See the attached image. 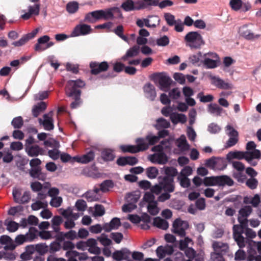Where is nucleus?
I'll return each mask as SVG.
<instances>
[{
	"instance_id": "1",
	"label": "nucleus",
	"mask_w": 261,
	"mask_h": 261,
	"mask_svg": "<svg viewBox=\"0 0 261 261\" xmlns=\"http://www.w3.org/2000/svg\"><path fill=\"white\" fill-rule=\"evenodd\" d=\"M226 158L229 162L233 159H244L250 166L254 167L257 165L258 161L261 158V153L259 150H255L253 152L231 151L227 154Z\"/></svg>"
},
{
	"instance_id": "2",
	"label": "nucleus",
	"mask_w": 261,
	"mask_h": 261,
	"mask_svg": "<svg viewBox=\"0 0 261 261\" xmlns=\"http://www.w3.org/2000/svg\"><path fill=\"white\" fill-rule=\"evenodd\" d=\"M238 220L240 225H234L233 226V238L240 248L245 246L246 239L243 236L244 228L247 226V218L238 216Z\"/></svg>"
},
{
	"instance_id": "3",
	"label": "nucleus",
	"mask_w": 261,
	"mask_h": 261,
	"mask_svg": "<svg viewBox=\"0 0 261 261\" xmlns=\"http://www.w3.org/2000/svg\"><path fill=\"white\" fill-rule=\"evenodd\" d=\"M38 142L32 136H29L25 141V150L31 157H36L45 154V150L35 143Z\"/></svg>"
},
{
	"instance_id": "4",
	"label": "nucleus",
	"mask_w": 261,
	"mask_h": 261,
	"mask_svg": "<svg viewBox=\"0 0 261 261\" xmlns=\"http://www.w3.org/2000/svg\"><path fill=\"white\" fill-rule=\"evenodd\" d=\"M203 184L205 186H232L233 180L228 176L222 175L217 176L206 177L203 178Z\"/></svg>"
},
{
	"instance_id": "5",
	"label": "nucleus",
	"mask_w": 261,
	"mask_h": 261,
	"mask_svg": "<svg viewBox=\"0 0 261 261\" xmlns=\"http://www.w3.org/2000/svg\"><path fill=\"white\" fill-rule=\"evenodd\" d=\"M187 46L192 49H199L205 44L202 36L198 32H190L184 37Z\"/></svg>"
},
{
	"instance_id": "6",
	"label": "nucleus",
	"mask_w": 261,
	"mask_h": 261,
	"mask_svg": "<svg viewBox=\"0 0 261 261\" xmlns=\"http://www.w3.org/2000/svg\"><path fill=\"white\" fill-rule=\"evenodd\" d=\"M189 227L188 222L176 219L172 225V231L178 236L182 237L186 235V230Z\"/></svg>"
},
{
	"instance_id": "7",
	"label": "nucleus",
	"mask_w": 261,
	"mask_h": 261,
	"mask_svg": "<svg viewBox=\"0 0 261 261\" xmlns=\"http://www.w3.org/2000/svg\"><path fill=\"white\" fill-rule=\"evenodd\" d=\"M155 77V80L159 84L160 89L165 92L168 91L173 82L172 79L164 73H158Z\"/></svg>"
},
{
	"instance_id": "8",
	"label": "nucleus",
	"mask_w": 261,
	"mask_h": 261,
	"mask_svg": "<svg viewBox=\"0 0 261 261\" xmlns=\"http://www.w3.org/2000/svg\"><path fill=\"white\" fill-rule=\"evenodd\" d=\"M159 183L162 186L163 190L165 192L172 193L175 190L174 181L172 177L160 176Z\"/></svg>"
},
{
	"instance_id": "9",
	"label": "nucleus",
	"mask_w": 261,
	"mask_h": 261,
	"mask_svg": "<svg viewBox=\"0 0 261 261\" xmlns=\"http://www.w3.org/2000/svg\"><path fill=\"white\" fill-rule=\"evenodd\" d=\"M89 66L91 74L97 75L101 72L107 71L109 68V64L106 61H103L101 63L92 62L90 63Z\"/></svg>"
},
{
	"instance_id": "10",
	"label": "nucleus",
	"mask_w": 261,
	"mask_h": 261,
	"mask_svg": "<svg viewBox=\"0 0 261 261\" xmlns=\"http://www.w3.org/2000/svg\"><path fill=\"white\" fill-rule=\"evenodd\" d=\"M38 121L40 124L42 125L46 130H51L54 128V120L52 118V112L45 114L43 115V119L39 118Z\"/></svg>"
},
{
	"instance_id": "11",
	"label": "nucleus",
	"mask_w": 261,
	"mask_h": 261,
	"mask_svg": "<svg viewBox=\"0 0 261 261\" xmlns=\"http://www.w3.org/2000/svg\"><path fill=\"white\" fill-rule=\"evenodd\" d=\"M156 152L151 155L149 160L153 163L165 164L168 162V157L163 151H154Z\"/></svg>"
},
{
	"instance_id": "12",
	"label": "nucleus",
	"mask_w": 261,
	"mask_h": 261,
	"mask_svg": "<svg viewBox=\"0 0 261 261\" xmlns=\"http://www.w3.org/2000/svg\"><path fill=\"white\" fill-rule=\"evenodd\" d=\"M92 29L89 25L82 24L77 25L72 32V36L76 37L89 34Z\"/></svg>"
},
{
	"instance_id": "13",
	"label": "nucleus",
	"mask_w": 261,
	"mask_h": 261,
	"mask_svg": "<svg viewBox=\"0 0 261 261\" xmlns=\"http://www.w3.org/2000/svg\"><path fill=\"white\" fill-rule=\"evenodd\" d=\"M131 254L130 251L127 248H122L120 250L115 251L112 254L113 258L117 261L130 259L129 258Z\"/></svg>"
},
{
	"instance_id": "14",
	"label": "nucleus",
	"mask_w": 261,
	"mask_h": 261,
	"mask_svg": "<svg viewBox=\"0 0 261 261\" xmlns=\"http://www.w3.org/2000/svg\"><path fill=\"white\" fill-rule=\"evenodd\" d=\"M77 238V233L75 230H71L68 232H64L60 231L56 233V241L62 242L66 239L73 240Z\"/></svg>"
},
{
	"instance_id": "15",
	"label": "nucleus",
	"mask_w": 261,
	"mask_h": 261,
	"mask_svg": "<svg viewBox=\"0 0 261 261\" xmlns=\"http://www.w3.org/2000/svg\"><path fill=\"white\" fill-rule=\"evenodd\" d=\"M67 85L68 88L66 90V92L73 91L74 92V93H75L76 91H79L80 92V94H81V90L77 89V88L83 87L85 85V84L81 80H77L75 81L70 80L68 82Z\"/></svg>"
},
{
	"instance_id": "16",
	"label": "nucleus",
	"mask_w": 261,
	"mask_h": 261,
	"mask_svg": "<svg viewBox=\"0 0 261 261\" xmlns=\"http://www.w3.org/2000/svg\"><path fill=\"white\" fill-rule=\"evenodd\" d=\"M139 6H135L134 2L132 0H126L121 5V8L125 11H130L135 10H140L145 7V5L143 2H139Z\"/></svg>"
},
{
	"instance_id": "17",
	"label": "nucleus",
	"mask_w": 261,
	"mask_h": 261,
	"mask_svg": "<svg viewBox=\"0 0 261 261\" xmlns=\"http://www.w3.org/2000/svg\"><path fill=\"white\" fill-rule=\"evenodd\" d=\"M73 91L66 92V94L67 96L69 97H72L74 99V101L71 102L70 107L72 109H76L79 107L82 103L81 99L80 92L79 91H76L75 93H73Z\"/></svg>"
},
{
	"instance_id": "18",
	"label": "nucleus",
	"mask_w": 261,
	"mask_h": 261,
	"mask_svg": "<svg viewBox=\"0 0 261 261\" xmlns=\"http://www.w3.org/2000/svg\"><path fill=\"white\" fill-rule=\"evenodd\" d=\"M239 33L240 35L247 40H252L258 38L259 35H254L247 25H243L239 29Z\"/></svg>"
},
{
	"instance_id": "19",
	"label": "nucleus",
	"mask_w": 261,
	"mask_h": 261,
	"mask_svg": "<svg viewBox=\"0 0 261 261\" xmlns=\"http://www.w3.org/2000/svg\"><path fill=\"white\" fill-rule=\"evenodd\" d=\"M145 97L149 100L153 101L156 96V93L155 87L153 85L148 83L146 84L143 87Z\"/></svg>"
},
{
	"instance_id": "20",
	"label": "nucleus",
	"mask_w": 261,
	"mask_h": 261,
	"mask_svg": "<svg viewBox=\"0 0 261 261\" xmlns=\"http://www.w3.org/2000/svg\"><path fill=\"white\" fill-rule=\"evenodd\" d=\"M40 12V5L35 4L33 6H29L28 12L25 13L21 16V18L24 20L29 19L32 15H38Z\"/></svg>"
},
{
	"instance_id": "21",
	"label": "nucleus",
	"mask_w": 261,
	"mask_h": 261,
	"mask_svg": "<svg viewBox=\"0 0 261 261\" xmlns=\"http://www.w3.org/2000/svg\"><path fill=\"white\" fill-rule=\"evenodd\" d=\"M50 40V37L48 35H44L39 38L37 43L34 46V50L36 51L42 52L44 50L45 45Z\"/></svg>"
},
{
	"instance_id": "22",
	"label": "nucleus",
	"mask_w": 261,
	"mask_h": 261,
	"mask_svg": "<svg viewBox=\"0 0 261 261\" xmlns=\"http://www.w3.org/2000/svg\"><path fill=\"white\" fill-rule=\"evenodd\" d=\"M213 247L215 250L214 253H219L221 255L226 253L229 248L227 243L218 241H215L213 243Z\"/></svg>"
},
{
	"instance_id": "23",
	"label": "nucleus",
	"mask_w": 261,
	"mask_h": 261,
	"mask_svg": "<svg viewBox=\"0 0 261 261\" xmlns=\"http://www.w3.org/2000/svg\"><path fill=\"white\" fill-rule=\"evenodd\" d=\"M101 10L88 13L85 16L84 21L90 23L95 22L96 20L101 19Z\"/></svg>"
},
{
	"instance_id": "24",
	"label": "nucleus",
	"mask_w": 261,
	"mask_h": 261,
	"mask_svg": "<svg viewBox=\"0 0 261 261\" xmlns=\"http://www.w3.org/2000/svg\"><path fill=\"white\" fill-rule=\"evenodd\" d=\"M121 225L120 219L118 218H114L109 223H105L103 225V229L106 232H110L112 229H117Z\"/></svg>"
},
{
	"instance_id": "25",
	"label": "nucleus",
	"mask_w": 261,
	"mask_h": 261,
	"mask_svg": "<svg viewBox=\"0 0 261 261\" xmlns=\"http://www.w3.org/2000/svg\"><path fill=\"white\" fill-rule=\"evenodd\" d=\"M29 174L32 177L42 181L44 180L46 177V174L41 172L40 167L31 168L30 170Z\"/></svg>"
},
{
	"instance_id": "26",
	"label": "nucleus",
	"mask_w": 261,
	"mask_h": 261,
	"mask_svg": "<svg viewBox=\"0 0 261 261\" xmlns=\"http://www.w3.org/2000/svg\"><path fill=\"white\" fill-rule=\"evenodd\" d=\"M137 145L135 146L136 153L147 150L149 147L146 137L139 138L136 139Z\"/></svg>"
},
{
	"instance_id": "27",
	"label": "nucleus",
	"mask_w": 261,
	"mask_h": 261,
	"mask_svg": "<svg viewBox=\"0 0 261 261\" xmlns=\"http://www.w3.org/2000/svg\"><path fill=\"white\" fill-rule=\"evenodd\" d=\"M225 162V160L223 158L213 156L205 161V165L207 167L214 169L218 165L220 164V163H224Z\"/></svg>"
},
{
	"instance_id": "28",
	"label": "nucleus",
	"mask_w": 261,
	"mask_h": 261,
	"mask_svg": "<svg viewBox=\"0 0 261 261\" xmlns=\"http://www.w3.org/2000/svg\"><path fill=\"white\" fill-rule=\"evenodd\" d=\"M172 140L170 139H166L162 141L160 143L153 146L152 148V151H164L171 148V144Z\"/></svg>"
},
{
	"instance_id": "29",
	"label": "nucleus",
	"mask_w": 261,
	"mask_h": 261,
	"mask_svg": "<svg viewBox=\"0 0 261 261\" xmlns=\"http://www.w3.org/2000/svg\"><path fill=\"white\" fill-rule=\"evenodd\" d=\"M213 80V84L218 88L222 89H231L232 88L231 84L225 82L219 77L214 76Z\"/></svg>"
},
{
	"instance_id": "30",
	"label": "nucleus",
	"mask_w": 261,
	"mask_h": 261,
	"mask_svg": "<svg viewBox=\"0 0 261 261\" xmlns=\"http://www.w3.org/2000/svg\"><path fill=\"white\" fill-rule=\"evenodd\" d=\"M139 46L138 45H134L127 50L125 55L122 57V60L126 61L128 58H133L137 56L139 53Z\"/></svg>"
},
{
	"instance_id": "31",
	"label": "nucleus",
	"mask_w": 261,
	"mask_h": 261,
	"mask_svg": "<svg viewBox=\"0 0 261 261\" xmlns=\"http://www.w3.org/2000/svg\"><path fill=\"white\" fill-rule=\"evenodd\" d=\"M63 221L62 218L60 216H56L52 218L51 220V227L56 233L60 232V225L62 224Z\"/></svg>"
},
{
	"instance_id": "32",
	"label": "nucleus",
	"mask_w": 261,
	"mask_h": 261,
	"mask_svg": "<svg viewBox=\"0 0 261 261\" xmlns=\"http://www.w3.org/2000/svg\"><path fill=\"white\" fill-rule=\"evenodd\" d=\"M220 62L219 59H212L210 58H203V65L208 69L214 68L217 67L218 63Z\"/></svg>"
},
{
	"instance_id": "33",
	"label": "nucleus",
	"mask_w": 261,
	"mask_h": 261,
	"mask_svg": "<svg viewBox=\"0 0 261 261\" xmlns=\"http://www.w3.org/2000/svg\"><path fill=\"white\" fill-rule=\"evenodd\" d=\"M46 108V105L43 101L38 103L32 109V114L35 117H37L40 113L44 111Z\"/></svg>"
},
{
	"instance_id": "34",
	"label": "nucleus",
	"mask_w": 261,
	"mask_h": 261,
	"mask_svg": "<svg viewBox=\"0 0 261 261\" xmlns=\"http://www.w3.org/2000/svg\"><path fill=\"white\" fill-rule=\"evenodd\" d=\"M177 146L181 151H187L189 149L190 145L187 141L186 137L181 135L180 137L177 140Z\"/></svg>"
},
{
	"instance_id": "35",
	"label": "nucleus",
	"mask_w": 261,
	"mask_h": 261,
	"mask_svg": "<svg viewBox=\"0 0 261 261\" xmlns=\"http://www.w3.org/2000/svg\"><path fill=\"white\" fill-rule=\"evenodd\" d=\"M153 225L156 227L166 230L169 227L168 222L163 219L161 218L160 217H156L153 219Z\"/></svg>"
},
{
	"instance_id": "36",
	"label": "nucleus",
	"mask_w": 261,
	"mask_h": 261,
	"mask_svg": "<svg viewBox=\"0 0 261 261\" xmlns=\"http://www.w3.org/2000/svg\"><path fill=\"white\" fill-rule=\"evenodd\" d=\"M223 109L216 103H211L208 106V112L217 116H220Z\"/></svg>"
},
{
	"instance_id": "37",
	"label": "nucleus",
	"mask_w": 261,
	"mask_h": 261,
	"mask_svg": "<svg viewBox=\"0 0 261 261\" xmlns=\"http://www.w3.org/2000/svg\"><path fill=\"white\" fill-rule=\"evenodd\" d=\"M114 11H118V8H112L105 10H101V19L103 18L105 20L113 19L114 18L113 12Z\"/></svg>"
},
{
	"instance_id": "38",
	"label": "nucleus",
	"mask_w": 261,
	"mask_h": 261,
	"mask_svg": "<svg viewBox=\"0 0 261 261\" xmlns=\"http://www.w3.org/2000/svg\"><path fill=\"white\" fill-rule=\"evenodd\" d=\"M170 126V122L163 118H160L156 120V123L154 125L155 127L160 130L162 128H167Z\"/></svg>"
},
{
	"instance_id": "39",
	"label": "nucleus",
	"mask_w": 261,
	"mask_h": 261,
	"mask_svg": "<svg viewBox=\"0 0 261 261\" xmlns=\"http://www.w3.org/2000/svg\"><path fill=\"white\" fill-rule=\"evenodd\" d=\"M99 187H100V191L105 193L113 188L114 183L112 180H105L99 185Z\"/></svg>"
},
{
	"instance_id": "40",
	"label": "nucleus",
	"mask_w": 261,
	"mask_h": 261,
	"mask_svg": "<svg viewBox=\"0 0 261 261\" xmlns=\"http://www.w3.org/2000/svg\"><path fill=\"white\" fill-rule=\"evenodd\" d=\"M124 31L123 27L122 25H118L113 32L119 37L122 39L123 40L126 42H128V39L127 36L123 35V33Z\"/></svg>"
},
{
	"instance_id": "41",
	"label": "nucleus",
	"mask_w": 261,
	"mask_h": 261,
	"mask_svg": "<svg viewBox=\"0 0 261 261\" xmlns=\"http://www.w3.org/2000/svg\"><path fill=\"white\" fill-rule=\"evenodd\" d=\"M38 234V232L36 228L33 227H30L29 231L25 234V236H26L27 241H32L37 237Z\"/></svg>"
},
{
	"instance_id": "42",
	"label": "nucleus",
	"mask_w": 261,
	"mask_h": 261,
	"mask_svg": "<svg viewBox=\"0 0 261 261\" xmlns=\"http://www.w3.org/2000/svg\"><path fill=\"white\" fill-rule=\"evenodd\" d=\"M101 157L106 161H110L114 159V155L111 149H105L101 152Z\"/></svg>"
},
{
	"instance_id": "43",
	"label": "nucleus",
	"mask_w": 261,
	"mask_h": 261,
	"mask_svg": "<svg viewBox=\"0 0 261 261\" xmlns=\"http://www.w3.org/2000/svg\"><path fill=\"white\" fill-rule=\"evenodd\" d=\"M38 236L44 240H47L53 238L56 239V233L55 234L54 232L50 231L43 230L38 232Z\"/></svg>"
},
{
	"instance_id": "44",
	"label": "nucleus",
	"mask_w": 261,
	"mask_h": 261,
	"mask_svg": "<svg viewBox=\"0 0 261 261\" xmlns=\"http://www.w3.org/2000/svg\"><path fill=\"white\" fill-rule=\"evenodd\" d=\"M252 211V208L250 206H244L239 210L238 216L247 218L250 215Z\"/></svg>"
},
{
	"instance_id": "45",
	"label": "nucleus",
	"mask_w": 261,
	"mask_h": 261,
	"mask_svg": "<svg viewBox=\"0 0 261 261\" xmlns=\"http://www.w3.org/2000/svg\"><path fill=\"white\" fill-rule=\"evenodd\" d=\"M147 210L150 214L154 216L158 214L159 211L157 207V202L152 201L148 204Z\"/></svg>"
},
{
	"instance_id": "46",
	"label": "nucleus",
	"mask_w": 261,
	"mask_h": 261,
	"mask_svg": "<svg viewBox=\"0 0 261 261\" xmlns=\"http://www.w3.org/2000/svg\"><path fill=\"white\" fill-rule=\"evenodd\" d=\"M165 174L166 175L164 177H172L174 179V177L177 175L178 172L174 167H166L165 168Z\"/></svg>"
},
{
	"instance_id": "47",
	"label": "nucleus",
	"mask_w": 261,
	"mask_h": 261,
	"mask_svg": "<svg viewBox=\"0 0 261 261\" xmlns=\"http://www.w3.org/2000/svg\"><path fill=\"white\" fill-rule=\"evenodd\" d=\"M95 154L94 151L90 150L85 154L82 156V161L81 163L87 164L94 160Z\"/></svg>"
},
{
	"instance_id": "48",
	"label": "nucleus",
	"mask_w": 261,
	"mask_h": 261,
	"mask_svg": "<svg viewBox=\"0 0 261 261\" xmlns=\"http://www.w3.org/2000/svg\"><path fill=\"white\" fill-rule=\"evenodd\" d=\"M35 250L41 255H44L48 251V246L45 243H40L36 244Z\"/></svg>"
},
{
	"instance_id": "49",
	"label": "nucleus",
	"mask_w": 261,
	"mask_h": 261,
	"mask_svg": "<svg viewBox=\"0 0 261 261\" xmlns=\"http://www.w3.org/2000/svg\"><path fill=\"white\" fill-rule=\"evenodd\" d=\"M177 180L179 182L181 187L184 188H188L191 186V181L188 177L177 176Z\"/></svg>"
},
{
	"instance_id": "50",
	"label": "nucleus",
	"mask_w": 261,
	"mask_h": 261,
	"mask_svg": "<svg viewBox=\"0 0 261 261\" xmlns=\"http://www.w3.org/2000/svg\"><path fill=\"white\" fill-rule=\"evenodd\" d=\"M5 224L7 226V230L10 232H15L19 227V224L13 221H6Z\"/></svg>"
},
{
	"instance_id": "51",
	"label": "nucleus",
	"mask_w": 261,
	"mask_h": 261,
	"mask_svg": "<svg viewBox=\"0 0 261 261\" xmlns=\"http://www.w3.org/2000/svg\"><path fill=\"white\" fill-rule=\"evenodd\" d=\"M79 9V4L76 2H69L67 4L66 10L69 13H75Z\"/></svg>"
},
{
	"instance_id": "52",
	"label": "nucleus",
	"mask_w": 261,
	"mask_h": 261,
	"mask_svg": "<svg viewBox=\"0 0 261 261\" xmlns=\"http://www.w3.org/2000/svg\"><path fill=\"white\" fill-rule=\"evenodd\" d=\"M146 175L149 178H155L158 174V170L154 167H149L146 169Z\"/></svg>"
},
{
	"instance_id": "53",
	"label": "nucleus",
	"mask_w": 261,
	"mask_h": 261,
	"mask_svg": "<svg viewBox=\"0 0 261 261\" xmlns=\"http://www.w3.org/2000/svg\"><path fill=\"white\" fill-rule=\"evenodd\" d=\"M59 241H54L50 243L49 247H48V251L50 253H54L58 251L62 248L61 245Z\"/></svg>"
},
{
	"instance_id": "54",
	"label": "nucleus",
	"mask_w": 261,
	"mask_h": 261,
	"mask_svg": "<svg viewBox=\"0 0 261 261\" xmlns=\"http://www.w3.org/2000/svg\"><path fill=\"white\" fill-rule=\"evenodd\" d=\"M23 124V121L21 116H18L14 118L11 122V125L15 128H20L22 126Z\"/></svg>"
},
{
	"instance_id": "55",
	"label": "nucleus",
	"mask_w": 261,
	"mask_h": 261,
	"mask_svg": "<svg viewBox=\"0 0 261 261\" xmlns=\"http://www.w3.org/2000/svg\"><path fill=\"white\" fill-rule=\"evenodd\" d=\"M83 196H84L89 202L96 201L99 199L97 195L94 194V192H92L91 190L87 191L83 195Z\"/></svg>"
},
{
	"instance_id": "56",
	"label": "nucleus",
	"mask_w": 261,
	"mask_h": 261,
	"mask_svg": "<svg viewBox=\"0 0 261 261\" xmlns=\"http://www.w3.org/2000/svg\"><path fill=\"white\" fill-rule=\"evenodd\" d=\"M225 129L226 133L229 137L239 138V133L238 131L230 125H226Z\"/></svg>"
},
{
	"instance_id": "57",
	"label": "nucleus",
	"mask_w": 261,
	"mask_h": 261,
	"mask_svg": "<svg viewBox=\"0 0 261 261\" xmlns=\"http://www.w3.org/2000/svg\"><path fill=\"white\" fill-rule=\"evenodd\" d=\"M203 59V56L200 51L197 54L193 55L189 58V60L193 64L198 63L200 61H202Z\"/></svg>"
},
{
	"instance_id": "58",
	"label": "nucleus",
	"mask_w": 261,
	"mask_h": 261,
	"mask_svg": "<svg viewBox=\"0 0 261 261\" xmlns=\"http://www.w3.org/2000/svg\"><path fill=\"white\" fill-rule=\"evenodd\" d=\"M197 98H199L200 101L202 102H208L213 100L214 97L212 95L208 94L207 95H203V92H200L197 94Z\"/></svg>"
},
{
	"instance_id": "59",
	"label": "nucleus",
	"mask_w": 261,
	"mask_h": 261,
	"mask_svg": "<svg viewBox=\"0 0 261 261\" xmlns=\"http://www.w3.org/2000/svg\"><path fill=\"white\" fill-rule=\"evenodd\" d=\"M164 18L167 22V23L169 26H173L175 24L177 20H175V17L173 15L169 13H166L164 14Z\"/></svg>"
},
{
	"instance_id": "60",
	"label": "nucleus",
	"mask_w": 261,
	"mask_h": 261,
	"mask_svg": "<svg viewBox=\"0 0 261 261\" xmlns=\"http://www.w3.org/2000/svg\"><path fill=\"white\" fill-rule=\"evenodd\" d=\"M105 213V207L101 204H95V211L93 215L95 217H100L103 216Z\"/></svg>"
},
{
	"instance_id": "61",
	"label": "nucleus",
	"mask_w": 261,
	"mask_h": 261,
	"mask_svg": "<svg viewBox=\"0 0 261 261\" xmlns=\"http://www.w3.org/2000/svg\"><path fill=\"white\" fill-rule=\"evenodd\" d=\"M140 198V195L138 194H128L126 197V200L127 203H135L138 202Z\"/></svg>"
},
{
	"instance_id": "62",
	"label": "nucleus",
	"mask_w": 261,
	"mask_h": 261,
	"mask_svg": "<svg viewBox=\"0 0 261 261\" xmlns=\"http://www.w3.org/2000/svg\"><path fill=\"white\" fill-rule=\"evenodd\" d=\"M221 128V127L215 123H210L207 127V130L211 134H217L219 133Z\"/></svg>"
},
{
	"instance_id": "63",
	"label": "nucleus",
	"mask_w": 261,
	"mask_h": 261,
	"mask_svg": "<svg viewBox=\"0 0 261 261\" xmlns=\"http://www.w3.org/2000/svg\"><path fill=\"white\" fill-rule=\"evenodd\" d=\"M58 148H54L53 149L48 151V155L54 160H56L60 157V151L59 150Z\"/></svg>"
},
{
	"instance_id": "64",
	"label": "nucleus",
	"mask_w": 261,
	"mask_h": 261,
	"mask_svg": "<svg viewBox=\"0 0 261 261\" xmlns=\"http://www.w3.org/2000/svg\"><path fill=\"white\" fill-rule=\"evenodd\" d=\"M43 144L46 147H49L53 148H59L60 146L59 142L55 139H50L44 141Z\"/></svg>"
}]
</instances>
